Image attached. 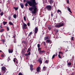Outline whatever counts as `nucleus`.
I'll list each match as a JSON object with an SVG mask.
<instances>
[{
    "mask_svg": "<svg viewBox=\"0 0 75 75\" xmlns=\"http://www.w3.org/2000/svg\"><path fill=\"white\" fill-rule=\"evenodd\" d=\"M67 65H69V66H70V65H71V63L70 62V63H68Z\"/></svg>",
    "mask_w": 75,
    "mask_h": 75,
    "instance_id": "30",
    "label": "nucleus"
},
{
    "mask_svg": "<svg viewBox=\"0 0 75 75\" xmlns=\"http://www.w3.org/2000/svg\"><path fill=\"white\" fill-rule=\"evenodd\" d=\"M30 54L31 53H30V52H29L28 54H25V55L26 57H28V55H30Z\"/></svg>",
    "mask_w": 75,
    "mask_h": 75,
    "instance_id": "10",
    "label": "nucleus"
},
{
    "mask_svg": "<svg viewBox=\"0 0 75 75\" xmlns=\"http://www.w3.org/2000/svg\"><path fill=\"white\" fill-rule=\"evenodd\" d=\"M16 14H15L13 15V18H16Z\"/></svg>",
    "mask_w": 75,
    "mask_h": 75,
    "instance_id": "21",
    "label": "nucleus"
},
{
    "mask_svg": "<svg viewBox=\"0 0 75 75\" xmlns=\"http://www.w3.org/2000/svg\"><path fill=\"white\" fill-rule=\"evenodd\" d=\"M46 8L48 11H51L52 9V6L50 5H47L46 6Z\"/></svg>",
    "mask_w": 75,
    "mask_h": 75,
    "instance_id": "3",
    "label": "nucleus"
},
{
    "mask_svg": "<svg viewBox=\"0 0 75 75\" xmlns=\"http://www.w3.org/2000/svg\"><path fill=\"white\" fill-rule=\"evenodd\" d=\"M4 14V13L3 12H2L1 13H0V16H2Z\"/></svg>",
    "mask_w": 75,
    "mask_h": 75,
    "instance_id": "27",
    "label": "nucleus"
},
{
    "mask_svg": "<svg viewBox=\"0 0 75 75\" xmlns=\"http://www.w3.org/2000/svg\"><path fill=\"white\" fill-rule=\"evenodd\" d=\"M15 61H17V59L14 58L13 59V61H14V62H15Z\"/></svg>",
    "mask_w": 75,
    "mask_h": 75,
    "instance_id": "35",
    "label": "nucleus"
},
{
    "mask_svg": "<svg viewBox=\"0 0 75 75\" xmlns=\"http://www.w3.org/2000/svg\"><path fill=\"white\" fill-rule=\"evenodd\" d=\"M8 52L9 53H12L13 52V50L12 49L11 50L8 49Z\"/></svg>",
    "mask_w": 75,
    "mask_h": 75,
    "instance_id": "15",
    "label": "nucleus"
},
{
    "mask_svg": "<svg viewBox=\"0 0 75 75\" xmlns=\"http://www.w3.org/2000/svg\"><path fill=\"white\" fill-rule=\"evenodd\" d=\"M46 41L48 42V43H50V40H47Z\"/></svg>",
    "mask_w": 75,
    "mask_h": 75,
    "instance_id": "41",
    "label": "nucleus"
},
{
    "mask_svg": "<svg viewBox=\"0 0 75 75\" xmlns=\"http://www.w3.org/2000/svg\"><path fill=\"white\" fill-rule=\"evenodd\" d=\"M23 18L24 21H26V18H25V16H24Z\"/></svg>",
    "mask_w": 75,
    "mask_h": 75,
    "instance_id": "39",
    "label": "nucleus"
},
{
    "mask_svg": "<svg viewBox=\"0 0 75 75\" xmlns=\"http://www.w3.org/2000/svg\"><path fill=\"white\" fill-rule=\"evenodd\" d=\"M16 35L15 34L13 35V38H15V37H16Z\"/></svg>",
    "mask_w": 75,
    "mask_h": 75,
    "instance_id": "49",
    "label": "nucleus"
},
{
    "mask_svg": "<svg viewBox=\"0 0 75 75\" xmlns=\"http://www.w3.org/2000/svg\"><path fill=\"white\" fill-rule=\"evenodd\" d=\"M42 44H43L44 45H45V42H42Z\"/></svg>",
    "mask_w": 75,
    "mask_h": 75,
    "instance_id": "33",
    "label": "nucleus"
},
{
    "mask_svg": "<svg viewBox=\"0 0 75 75\" xmlns=\"http://www.w3.org/2000/svg\"><path fill=\"white\" fill-rule=\"evenodd\" d=\"M41 48L40 47L38 48V52H39L40 51H41Z\"/></svg>",
    "mask_w": 75,
    "mask_h": 75,
    "instance_id": "28",
    "label": "nucleus"
},
{
    "mask_svg": "<svg viewBox=\"0 0 75 75\" xmlns=\"http://www.w3.org/2000/svg\"><path fill=\"white\" fill-rule=\"evenodd\" d=\"M48 39V37H45L44 38V40H47Z\"/></svg>",
    "mask_w": 75,
    "mask_h": 75,
    "instance_id": "22",
    "label": "nucleus"
},
{
    "mask_svg": "<svg viewBox=\"0 0 75 75\" xmlns=\"http://www.w3.org/2000/svg\"><path fill=\"white\" fill-rule=\"evenodd\" d=\"M20 5L22 8H24V4H23L21 3L20 4Z\"/></svg>",
    "mask_w": 75,
    "mask_h": 75,
    "instance_id": "12",
    "label": "nucleus"
},
{
    "mask_svg": "<svg viewBox=\"0 0 75 75\" xmlns=\"http://www.w3.org/2000/svg\"><path fill=\"white\" fill-rule=\"evenodd\" d=\"M1 41H3L4 43V42H5V40H4V39H1Z\"/></svg>",
    "mask_w": 75,
    "mask_h": 75,
    "instance_id": "40",
    "label": "nucleus"
},
{
    "mask_svg": "<svg viewBox=\"0 0 75 75\" xmlns=\"http://www.w3.org/2000/svg\"><path fill=\"white\" fill-rule=\"evenodd\" d=\"M9 37H10V35H9Z\"/></svg>",
    "mask_w": 75,
    "mask_h": 75,
    "instance_id": "63",
    "label": "nucleus"
},
{
    "mask_svg": "<svg viewBox=\"0 0 75 75\" xmlns=\"http://www.w3.org/2000/svg\"><path fill=\"white\" fill-rule=\"evenodd\" d=\"M23 25H22V28L23 30L24 29H27V24H26L24 22L23 23Z\"/></svg>",
    "mask_w": 75,
    "mask_h": 75,
    "instance_id": "4",
    "label": "nucleus"
},
{
    "mask_svg": "<svg viewBox=\"0 0 75 75\" xmlns=\"http://www.w3.org/2000/svg\"><path fill=\"white\" fill-rule=\"evenodd\" d=\"M51 16L52 17H53V14H52V13L51 14Z\"/></svg>",
    "mask_w": 75,
    "mask_h": 75,
    "instance_id": "50",
    "label": "nucleus"
},
{
    "mask_svg": "<svg viewBox=\"0 0 75 75\" xmlns=\"http://www.w3.org/2000/svg\"><path fill=\"white\" fill-rule=\"evenodd\" d=\"M47 27H51V25H49Z\"/></svg>",
    "mask_w": 75,
    "mask_h": 75,
    "instance_id": "56",
    "label": "nucleus"
},
{
    "mask_svg": "<svg viewBox=\"0 0 75 75\" xmlns=\"http://www.w3.org/2000/svg\"><path fill=\"white\" fill-rule=\"evenodd\" d=\"M3 24H4V25H6V24H7V22L4 21L3 22Z\"/></svg>",
    "mask_w": 75,
    "mask_h": 75,
    "instance_id": "24",
    "label": "nucleus"
},
{
    "mask_svg": "<svg viewBox=\"0 0 75 75\" xmlns=\"http://www.w3.org/2000/svg\"><path fill=\"white\" fill-rule=\"evenodd\" d=\"M22 43H23V44H26V41L23 40L22 41Z\"/></svg>",
    "mask_w": 75,
    "mask_h": 75,
    "instance_id": "20",
    "label": "nucleus"
},
{
    "mask_svg": "<svg viewBox=\"0 0 75 75\" xmlns=\"http://www.w3.org/2000/svg\"><path fill=\"white\" fill-rule=\"evenodd\" d=\"M67 8L68 10L69 11L70 13H72V11H71V9H70V8H69V7H67Z\"/></svg>",
    "mask_w": 75,
    "mask_h": 75,
    "instance_id": "11",
    "label": "nucleus"
},
{
    "mask_svg": "<svg viewBox=\"0 0 75 75\" xmlns=\"http://www.w3.org/2000/svg\"><path fill=\"white\" fill-rule=\"evenodd\" d=\"M59 54H61L62 55L63 54V53L61 52H59Z\"/></svg>",
    "mask_w": 75,
    "mask_h": 75,
    "instance_id": "37",
    "label": "nucleus"
},
{
    "mask_svg": "<svg viewBox=\"0 0 75 75\" xmlns=\"http://www.w3.org/2000/svg\"><path fill=\"white\" fill-rule=\"evenodd\" d=\"M47 0H43V1H47Z\"/></svg>",
    "mask_w": 75,
    "mask_h": 75,
    "instance_id": "60",
    "label": "nucleus"
},
{
    "mask_svg": "<svg viewBox=\"0 0 75 75\" xmlns=\"http://www.w3.org/2000/svg\"><path fill=\"white\" fill-rule=\"evenodd\" d=\"M9 24L11 25H13V24L11 22H9Z\"/></svg>",
    "mask_w": 75,
    "mask_h": 75,
    "instance_id": "23",
    "label": "nucleus"
},
{
    "mask_svg": "<svg viewBox=\"0 0 75 75\" xmlns=\"http://www.w3.org/2000/svg\"><path fill=\"white\" fill-rule=\"evenodd\" d=\"M38 61L40 64H41L42 62V58L40 57L38 60Z\"/></svg>",
    "mask_w": 75,
    "mask_h": 75,
    "instance_id": "7",
    "label": "nucleus"
},
{
    "mask_svg": "<svg viewBox=\"0 0 75 75\" xmlns=\"http://www.w3.org/2000/svg\"><path fill=\"white\" fill-rule=\"evenodd\" d=\"M34 6H33L32 7H31L30 8H29V10H30V11H32V10H34Z\"/></svg>",
    "mask_w": 75,
    "mask_h": 75,
    "instance_id": "9",
    "label": "nucleus"
},
{
    "mask_svg": "<svg viewBox=\"0 0 75 75\" xmlns=\"http://www.w3.org/2000/svg\"><path fill=\"white\" fill-rule=\"evenodd\" d=\"M33 65L32 64H31L30 65V68H33Z\"/></svg>",
    "mask_w": 75,
    "mask_h": 75,
    "instance_id": "42",
    "label": "nucleus"
},
{
    "mask_svg": "<svg viewBox=\"0 0 75 75\" xmlns=\"http://www.w3.org/2000/svg\"><path fill=\"white\" fill-rule=\"evenodd\" d=\"M8 19L9 20L11 19V16H9L8 17Z\"/></svg>",
    "mask_w": 75,
    "mask_h": 75,
    "instance_id": "43",
    "label": "nucleus"
},
{
    "mask_svg": "<svg viewBox=\"0 0 75 75\" xmlns=\"http://www.w3.org/2000/svg\"><path fill=\"white\" fill-rule=\"evenodd\" d=\"M47 28L49 29V30H51L52 28V27H47Z\"/></svg>",
    "mask_w": 75,
    "mask_h": 75,
    "instance_id": "32",
    "label": "nucleus"
},
{
    "mask_svg": "<svg viewBox=\"0 0 75 75\" xmlns=\"http://www.w3.org/2000/svg\"><path fill=\"white\" fill-rule=\"evenodd\" d=\"M0 28H3V27H2L1 26V25L0 26Z\"/></svg>",
    "mask_w": 75,
    "mask_h": 75,
    "instance_id": "53",
    "label": "nucleus"
},
{
    "mask_svg": "<svg viewBox=\"0 0 75 75\" xmlns=\"http://www.w3.org/2000/svg\"><path fill=\"white\" fill-rule=\"evenodd\" d=\"M33 18L32 19V20H34L35 18H34V17H33Z\"/></svg>",
    "mask_w": 75,
    "mask_h": 75,
    "instance_id": "59",
    "label": "nucleus"
},
{
    "mask_svg": "<svg viewBox=\"0 0 75 75\" xmlns=\"http://www.w3.org/2000/svg\"><path fill=\"white\" fill-rule=\"evenodd\" d=\"M43 69H46V67H43Z\"/></svg>",
    "mask_w": 75,
    "mask_h": 75,
    "instance_id": "58",
    "label": "nucleus"
},
{
    "mask_svg": "<svg viewBox=\"0 0 75 75\" xmlns=\"http://www.w3.org/2000/svg\"><path fill=\"white\" fill-rule=\"evenodd\" d=\"M30 69L31 71H33V67L30 68Z\"/></svg>",
    "mask_w": 75,
    "mask_h": 75,
    "instance_id": "44",
    "label": "nucleus"
},
{
    "mask_svg": "<svg viewBox=\"0 0 75 75\" xmlns=\"http://www.w3.org/2000/svg\"><path fill=\"white\" fill-rule=\"evenodd\" d=\"M1 57H4V56H3V54H2L1 55Z\"/></svg>",
    "mask_w": 75,
    "mask_h": 75,
    "instance_id": "52",
    "label": "nucleus"
},
{
    "mask_svg": "<svg viewBox=\"0 0 75 75\" xmlns=\"http://www.w3.org/2000/svg\"><path fill=\"white\" fill-rule=\"evenodd\" d=\"M37 46L38 48H40V44H38Z\"/></svg>",
    "mask_w": 75,
    "mask_h": 75,
    "instance_id": "34",
    "label": "nucleus"
},
{
    "mask_svg": "<svg viewBox=\"0 0 75 75\" xmlns=\"http://www.w3.org/2000/svg\"><path fill=\"white\" fill-rule=\"evenodd\" d=\"M54 2V0H50L49 1L50 3V4H52V3H53Z\"/></svg>",
    "mask_w": 75,
    "mask_h": 75,
    "instance_id": "13",
    "label": "nucleus"
},
{
    "mask_svg": "<svg viewBox=\"0 0 75 75\" xmlns=\"http://www.w3.org/2000/svg\"><path fill=\"white\" fill-rule=\"evenodd\" d=\"M56 55L55 54H54L52 57V59L53 58V59H54V58H55V56H57V53H56Z\"/></svg>",
    "mask_w": 75,
    "mask_h": 75,
    "instance_id": "16",
    "label": "nucleus"
},
{
    "mask_svg": "<svg viewBox=\"0 0 75 75\" xmlns=\"http://www.w3.org/2000/svg\"><path fill=\"white\" fill-rule=\"evenodd\" d=\"M4 31V29H1L0 30V32L1 33H2V32H3Z\"/></svg>",
    "mask_w": 75,
    "mask_h": 75,
    "instance_id": "17",
    "label": "nucleus"
},
{
    "mask_svg": "<svg viewBox=\"0 0 75 75\" xmlns=\"http://www.w3.org/2000/svg\"><path fill=\"white\" fill-rule=\"evenodd\" d=\"M6 29H7V30L8 31H9V28H8V27H6Z\"/></svg>",
    "mask_w": 75,
    "mask_h": 75,
    "instance_id": "36",
    "label": "nucleus"
},
{
    "mask_svg": "<svg viewBox=\"0 0 75 75\" xmlns=\"http://www.w3.org/2000/svg\"><path fill=\"white\" fill-rule=\"evenodd\" d=\"M27 2L26 4H25V6L27 7L28 6V4H29V6H30V7H34V11H32L31 12V13L33 14H35L36 13V12H37V8L36 6H35V5H37V3H36V2L35 1V0H32V1H29L28 0H23V2L25 3V2Z\"/></svg>",
    "mask_w": 75,
    "mask_h": 75,
    "instance_id": "1",
    "label": "nucleus"
},
{
    "mask_svg": "<svg viewBox=\"0 0 75 75\" xmlns=\"http://www.w3.org/2000/svg\"><path fill=\"white\" fill-rule=\"evenodd\" d=\"M27 58H27V57H26V59H27Z\"/></svg>",
    "mask_w": 75,
    "mask_h": 75,
    "instance_id": "64",
    "label": "nucleus"
},
{
    "mask_svg": "<svg viewBox=\"0 0 75 75\" xmlns=\"http://www.w3.org/2000/svg\"><path fill=\"white\" fill-rule=\"evenodd\" d=\"M10 60H11L10 58V57H8V62Z\"/></svg>",
    "mask_w": 75,
    "mask_h": 75,
    "instance_id": "38",
    "label": "nucleus"
},
{
    "mask_svg": "<svg viewBox=\"0 0 75 75\" xmlns=\"http://www.w3.org/2000/svg\"><path fill=\"white\" fill-rule=\"evenodd\" d=\"M39 53V54L40 55H41V54H42L44 53V52H45V50H40L38 52Z\"/></svg>",
    "mask_w": 75,
    "mask_h": 75,
    "instance_id": "5",
    "label": "nucleus"
},
{
    "mask_svg": "<svg viewBox=\"0 0 75 75\" xmlns=\"http://www.w3.org/2000/svg\"><path fill=\"white\" fill-rule=\"evenodd\" d=\"M30 51H31V50H30V48H29L28 49L27 51V52H30Z\"/></svg>",
    "mask_w": 75,
    "mask_h": 75,
    "instance_id": "29",
    "label": "nucleus"
},
{
    "mask_svg": "<svg viewBox=\"0 0 75 75\" xmlns=\"http://www.w3.org/2000/svg\"><path fill=\"white\" fill-rule=\"evenodd\" d=\"M27 25L28 26V27H30V23H28L27 24Z\"/></svg>",
    "mask_w": 75,
    "mask_h": 75,
    "instance_id": "46",
    "label": "nucleus"
},
{
    "mask_svg": "<svg viewBox=\"0 0 75 75\" xmlns=\"http://www.w3.org/2000/svg\"><path fill=\"white\" fill-rule=\"evenodd\" d=\"M40 67H38L37 68V72H39L40 71Z\"/></svg>",
    "mask_w": 75,
    "mask_h": 75,
    "instance_id": "18",
    "label": "nucleus"
},
{
    "mask_svg": "<svg viewBox=\"0 0 75 75\" xmlns=\"http://www.w3.org/2000/svg\"><path fill=\"white\" fill-rule=\"evenodd\" d=\"M57 12L59 14H61V11L59 9L57 10Z\"/></svg>",
    "mask_w": 75,
    "mask_h": 75,
    "instance_id": "14",
    "label": "nucleus"
},
{
    "mask_svg": "<svg viewBox=\"0 0 75 75\" xmlns=\"http://www.w3.org/2000/svg\"><path fill=\"white\" fill-rule=\"evenodd\" d=\"M67 3L69 4V0H67Z\"/></svg>",
    "mask_w": 75,
    "mask_h": 75,
    "instance_id": "51",
    "label": "nucleus"
},
{
    "mask_svg": "<svg viewBox=\"0 0 75 75\" xmlns=\"http://www.w3.org/2000/svg\"><path fill=\"white\" fill-rule=\"evenodd\" d=\"M1 66H3V64H1Z\"/></svg>",
    "mask_w": 75,
    "mask_h": 75,
    "instance_id": "61",
    "label": "nucleus"
},
{
    "mask_svg": "<svg viewBox=\"0 0 75 75\" xmlns=\"http://www.w3.org/2000/svg\"><path fill=\"white\" fill-rule=\"evenodd\" d=\"M13 8L15 9V10H17L18 9V7H13Z\"/></svg>",
    "mask_w": 75,
    "mask_h": 75,
    "instance_id": "19",
    "label": "nucleus"
},
{
    "mask_svg": "<svg viewBox=\"0 0 75 75\" xmlns=\"http://www.w3.org/2000/svg\"><path fill=\"white\" fill-rule=\"evenodd\" d=\"M24 51H22V54H24Z\"/></svg>",
    "mask_w": 75,
    "mask_h": 75,
    "instance_id": "54",
    "label": "nucleus"
},
{
    "mask_svg": "<svg viewBox=\"0 0 75 75\" xmlns=\"http://www.w3.org/2000/svg\"><path fill=\"white\" fill-rule=\"evenodd\" d=\"M1 70L2 71L6 72V67H1Z\"/></svg>",
    "mask_w": 75,
    "mask_h": 75,
    "instance_id": "8",
    "label": "nucleus"
},
{
    "mask_svg": "<svg viewBox=\"0 0 75 75\" xmlns=\"http://www.w3.org/2000/svg\"><path fill=\"white\" fill-rule=\"evenodd\" d=\"M33 34L32 33V32H30L29 34L28 35V36H30V35H31Z\"/></svg>",
    "mask_w": 75,
    "mask_h": 75,
    "instance_id": "26",
    "label": "nucleus"
},
{
    "mask_svg": "<svg viewBox=\"0 0 75 75\" xmlns=\"http://www.w3.org/2000/svg\"><path fill=\"white\" fill-rule=\"evenodd\" d=\"M1 50H0V52H1Z\"/></svg>",
    "mask_w": 75,
    "mask_h": 75,
    "instance_id": "62",
    "label": "nucleus"
},
{
    "mask_svg": "<svg viewBox=\"0 0 75 75\" xmlns=\"http://www.w3.org/2000/svg\"><path fill=\"white\" fill-rule=\"evenodd\" d=\"M38 31V29L37 27H35V34L34 35H35V34H37Z\"/></svg>",
    "mask_w": 75,
    "mask_h": 75,
    "instance_id": "6",
    "label": "nucleus"
},
{
    "mask_svg": "<svg viewBox=\"0 0 75 75\" xmlns=\"http://www.w3.org/2000/svg\"><path fill=\"white\" fill-rule=\"evenodd\" d=\"M56 33H58V29H57L56 30Z\"/></svg>",
    "mask_w": 75,
    "mask_h": 75,
    "instance_id": "57",
    "label": "nucleus"
},
{
    "mask_svg": "<svg viewBox=\"0 0 75 75\" xmlns=\"http://www.w3.org/2000/svg\"><path fill=\"white\" fill-rule=\"evenodd\" d=\"M18 75H23V74L21 72H20L18 74Z\"/></svg>",
    "mask_w": 75,
    "mask_h": 75,
    "instance_id": "45",
    "label": "nucleus"
},
{
    "mask_svg": "<svg viewBox=\"0 0 75 75\" xmlns=\"http://www.w3.org/2000/svg\"><path fill=\"white\" fill-rule=\"evenodd\" d=\"M71 40L72 41H74V37H72L71 38Z\"/></svg>",
    "mask_w": 75,
    "mask_h": 75,
    "instance_id": "48",
    "label": "nucleus"
},
{
    "mask_svg": "<svg viewBox=\"0 0 75 75\" xmlns=\"http://www.w3.org/2000/svg\"><path fill=\"white\" fill-rule=\"evenodd\" d=\"M63 25H64V23H59L57 25H55V27L59 28V27H62V26H63Z\"/></svg>",
    "mask_w": 75,
    "mask_h": 75,
    "instance_id": "2",
    "label": "nucleus"
},
{
    "mask_svg": "<svg viewBox=\"0 0 75 75\" xmlns=\"http://www.w3.org/2000/svg\"><path fill=\"white\" fill-rule=\"evenodd\" d=\"M15 62V63H16V64H18V61L17 60H16L15 61V62Z\"/></svg>",
    "mask_w": 75,
    "mask_h": 75,
    "instance_id": "31",
    "label": "nucleus"
},
{
    "mask_svg": "<svg viewBox=\"0 0 75 75\" xmlns=\"http://www.w3.org/2000/svg\"><path fill=\"white\" fill-rule=\"evenodd\" d=\"M43 70L44 71H45V70H46V69H44L43 68Z\"/></svg>",
    "mask_w": 75,
    "mask_h": 75,
    "instance_id": "55",
    "label": "nucleus"
},
{
    "mask_svg": "<svg viewBox=\"0 0 75 75\" xmlns=\"http://www.w3.org/2000/svg\"><path fill=\"white\" fill-rule=\"evenodd\" d=\"M48 62H49V60H46V61H45V63H48Z\"/></svg>",
    "mask_w": 75,
    "mask_h": 75,
    "instance_id": "25",
    "label": "nucleus"
},
{
    "mask_svg": "<svg viewBox=\"0 0 75 75\" xmlns=\"http://www.w3.org/2000/svg\"><path fill=\"white\" fill-rule=\"evenodd\" d=\"M58 57L59 58H61V55H60V54L58 55Z\"/></svg>",
    "mask_w": 75,
    "mask_h": 75,
    "instance_id": "47",
    "label": "nucleus"
}]
</instances>
